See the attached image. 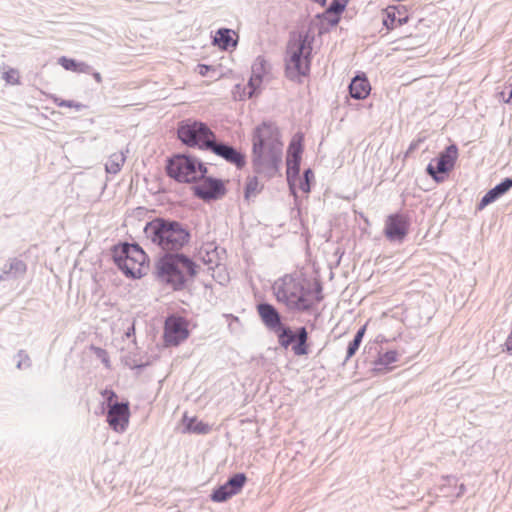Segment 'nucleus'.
I'll list each match as a JSON object with an SVG mask.
<instances>
[{"mask_svg":"<svg viewBox=\"0 0 512 512\" xmlns=\"http://www.w3.org/2000/svg\"><path fill=\"white\" fill-rule=\"evenodd\" d=\"M279 127L269 121L257 125L251 133V164L260 177L275 176L282 162L283 142Z\"/></svg>","mask_w":512,"mask_h":512,"instance_id":"f257e3e1","label":"nucleus"},{"mask_svg":"<svg viewBox=\"0 0 512 512\" xmlns=\"http://www.w3.org/2000/svg\"><path fill=\"white\" fill-rule=\"evenodd\" d=\"M278 301L294 310L306 311L323 299L322 285L303 274L285 275L274 285Z\"/></svg>","mask_w":512,"mask_h":512,"instance_id":"f03ea898","label":"nucleus"},{"mask_svg":"<svg viewBox=\"0 0 512 512\" xmlns=\"http://www.w3.org/2000/svg\"><path fill=\"white\" fill-rule=\"evenodd\" d=\"M145 235L162 250L170 252L180 250L189 242L188 230L179 222L155 218L144 228Z\"/></svg>","mask_w":512,"mask_h":512,"instance_id":"7ed1b4c3","label":"nucleus"},{"mask_svg":"<svg viewBox=\"0 0 512 512\" xmlns=\"http://www.w3.org/2000/svg\"><path fill=\"white\" fill-rule=\"evenodd\" d=\"M114 260L126 276L141 278L149 270V260L137 244L124 243L114 250Z\"/></svg>","mask_w":512,"mask_h":512,"instance_id":"20e7f679","label":"nucleus"},{"mask_svg":"<svg viewBox=\"0 0 512 512\" xmlns=\"http://www.w3.org/2000/svg\"><path fill=\"white\" fill-rule=\"evenodd\" d=\"M159 274L175 289H179L188 278L196 274V265L184 255H170L159 262Z\"/></svg>","mask_w":512,"mask_h":512,"instance_id":"39448f33","label":"nucleus"},{"mask_svg":"<svg viewBox=\"0 0 512 512\" xmlns=\"http://www.w3.org/2000/svg\"><path fill=\"white\" fill-rule=\"evenodd\" d=\"M311 47L301 37L291 41L287 50L286 76L291 80L300 81L310 70L309 56Z\"/></svg>","mask_w":512,"mask_h":512,"instance_id":"423d86ee","label":"nucleus"},{"mask_svg":"<svg viewBox=\"0 0 512 512\" xmlns=\"http://www.w3.org/2000/svg\"><path fill=\"white\" fill-rule=\"evenodd\" d=\"M167 172L170 177L179 182H196L202 179L206 166L198 159L186 155H176L169 160Z\"/></svg>","mask_w":512,"mask_h":512,"instance_id":"0eeeda50","label":"nucleus"},{"mask_svg":"<svg viewBox=\"0 0 512 512\" xmlns=\"http://www.w3.org/2000/svg\"><path fill=\"white\" fill-rule=\"evenodd\" d=\"M178 137L188 146L205 150L216 140L214 132L205 123L190 120L179 125Z\"/></svg>","mask_w":512,"mask_h":512,"instance_id":"6e6552de","label":"nucleus"},{"mask_svg":"<svg viewBox=\"0 0 512 512\" xmlns=\"http://www.w3.org/2000/svg\"><path fill=\"white\" fill-rule=\"evenodd\" d=\"M102 395L105 397L108 406L107 422L109 426L115 432H124L129 423V404L127 402H117V395L113 390L105 389Z\"/></svg>","mask_w":512,"mask_h":512,"instance_id":"1a4fd4ad","label":"nucleus"},{"mask_svg":"<svg viewBox=\"0 0 512 512\" xmlns=\"http://www.w3.org/2000/svg\"><path fill=\"white\" fill-rule=\"evenodd\" d=\"M457 159L458 148L452 144L428 164L426 171L436 182H443L454 169Z\"/></svg>","mask_w":512,"mask_h":512,"instance_id":"9d476101","label":"nucleus"},{"mask_svg":"<svg viewBox=\"0 0 512 512\" xmlns=\"http://www.w3.org/2000/svg\"><path fill=\"white\" fill-rule=\"evenodd\" d=\"M189 336V322L180 316H169L164 323L163 340L166 346L173 347Z\"/></svg>","mask_w":512,"mask_h":512,"instance_id":"9b49d317","label":"nucleus"},{"mask_svg":"<svg viewBox=\"0 0 512 512\" xmlns=\"http://www.w3.org/2000/svg\"><path fill=\"white\" fill-rule=\"evenodd\" d=\"M303 141V134L296 133L292 137L287 150V179L289 185L294 188L296 186L295 176L299 174L300 171V163L303 153Z\"/></svg>","mask_w":512,"mask_h":512,"instance_id":"f8f14e48","label":"nucleus"},{"mask_svg":"<svg viewBox=\"0 0 512 512\" xmlns=\"http://www.w3.org/2000/svg\"><path fill=\"white\" fill-rule=\"evenodd\" d=\"M308 334L304 327L294 332L290 328L283 327L278 333V340L284 349H289L293 352H306L308 349L307 344Z\"/></svg>","mask_w":512,"mask_h":512,"instance_id":"ddd939ff","label":"nucleus"},{"mask_svg":"<svg viewBox=\"0 0 512 512\" xmlns=\"http://www.w3.org/2000/svg\"><path fill=\"white\" fill-rule=\"evenodd\" d=\"M409 219L406 215L395 213L385 220L384 234L391 241H402L409 231Z\"/></svg>","mask_w":512,"mask_h":512,"instance_id":"4468645a","label":"nucleus"},{"mask_svg":"<svg viewBox=\"0 0 512 512\" xmlns=\"http://www.w3.org/2000/svg\"><path fill=\"white\" fill-rule=\"evenodd\" d=\"M203 181L195 188V194L204 199H217L226 193L225 184L223 181L214 178H202Z\"/></svg>","mask_w":512,"mask_h":512,"instance_id":"2eb2a0df","label":"nucleus"},{"mask_svg":"<svg viewBox=\"0 0 512 512\" xmlns=\"http://www.w3.org/2000/svg\"><path fill=\"white\" fill-rule=\"evenodd\" d=\"M408 20L407 10L403 6H389L382 12V22L388 30L396 29Z\"/></svg>","mask_w":512,"mask_h":512,"instance_id":"dca6fc26","label":"nucleus"},{"mask_svg":"<svg viewBox=\"0 0 512 512\" xmlns=\"http://www.w3.org/2000/svg\"><path fill=\"white\" fill-rule=\"evenodd\" d=\"M208 150L212 151L217 156L222 157L227 162L234 164L238 168H243L245 166L246 161L244 154L231 146L217 143L216 140H214Z\"/></svg>","mask_w":512,"mask_h":512,"instance_id":"f3484780","label":"nucleus"},{"mask_svg":"<svg viewBox=\"0 0 512 512\" xmlns=\"http://www.w3.org/2000/svg\"><path fill=\"white\" fill-rule=\"evenodd\" d=\"M371 89L372 87L367 76L362 73L352 79L349 85V94L354 99L364 100L370 95Z\"/></svg>","mask_w":512,"mask_h":512,"instance_id":"a211bd4d","label":"nucleus"},{"mask_svg":"<svg viewBox=\"0 0 512 512\" xmlns=\"http://www.w3.org/2000/svg\"><path fill=\"white\" fill-rule=\"evenodd\" d=\"M156 357H150L147 354H125L122 362L128 368L135 370L136 375H140L148 366H150Z\"/></svg>","mask_w":512,"mask_h":512,"instance_id":"6ab92c4d","label":"nucleus"},{"mask_svg":"<svg viewBox=\"0 0 512 512\" xmlns=\"http://www.w3.org/2000/svg\"><path fill=\"white\" fill-rule=\"evenodd\" d=\"M258 314L263 321V323L270 329H278V331L283 328L281 326L280 315L277 310L270 304H259L257 306Z\"/></svg>","mask_w":512,"mask_h":512,"instance_id":"aec40b11","label":"nucleus"},{"mask_svg":"<svg viewBox=\"0 0 512 512\" xmlns=\"http://www.w3.org/2000/svg\"><path fill=\"white\" fill-rule=\"evenodd\" d=\"M270 66L263 57H258L252 65V76L249 84L256 89L261 84L264 76L269 73Z\"/></svg>","mask_w":512,"mask_h":512,"instance_id":"412c9836","label":"nucleus"},{"mask_svg":"<svg viewBox=\"0 0 512 512\" xmlns=\"http://www.w3.org/2000/svg\"><path fill=\"white\" fill-rule=\"evenodd\" d=\"M238 41V35L230 29H219L214 37V44L223 50L235 48Z\"/></svg>","mask_w":512,"mask_h":512,"instance_id":"4be33fe9","label":"nucleus"},{"mask_svg":"<svg viewBox=\"0 0 512 512\" xmlns=\"http://www.w3.org/2000/svg\"><path fill=\"white\" fill-rule=\"evenodd\" d=\"M399 354H376V357L371 359L373 364L372 370L377 373H385L393 369V364L398 361Z\"/></svg>","mask_w":512,"mask_h":512,"instance_id":"5701e85b","label":"nucleus"},{"mask_svg":"<svg viewBox=\"0 0 512 512\" xmlns=\"http://www.w3.org/2000/svg\"><path fill=\"white\" fill-rule=\"evenodd\" d=\"M512 187V179H505L503 182L488 191L481 199L480 208L494 202L499 196L506 193Z\"/></svg>","mask_w":512,"mask_h":512,"instance_id":"b1692460","label":"nucleus"},{"mask_svg":"<svg viewBox=\"0 0 512 512\" xmlns=\"http://www.w3.org/2000/svg\"><path fill=\"white\" fill-rule=\"evenodd\" d=\"M183 422L185 431L195 434H207L211 430L210 426L203 421H198L195 417H188L184 415Z\"/></svg>","mask_w":512,"mask_h":512,"instance_id":"393cba45","label":"nucleus"},{"mask_svg":"<svg viewBox=\"0 0 512 512\" xmlns=\"http://www.w3.org/2000/svg\"><path fill=\"white\" fill-rule=\"evenodd\" d=\"M346 6L333 0L331 6L324 13V18L331 24L335 25L339 22L340 14L344 11Z\"/></svg>","mask_w":512,"mask_h":512,"instance_id":"a878e982","label":"nucleus"},{"mask_svg":"<svg viewBox=\"0 0 512 512\" xmlns=\"http://www.w3.org/2000/svg\"><path fill=\"white\" fill-rule=\"evenodd\" d=\"M247 481V477L244 473H236L231 476L225 484L228 486L229 490L234 494H238Z\"/></svg>","mask_w":512,"mask_h":512,"instance_id":"bb28decb","label":"nucleus"},{"mask_svg":"<svg viewBox=\"0 0 512 512\" xmlns=\"http://www.w3.org/2000/svg\"><path fill=\"white\" fill-rule=\"evenodd\" d=\"M234 494L229 490L228 486L224 483L218 486L211 494V500L217 503L225 502Z\"/></svg>","mask_w":512,"mask_h":512,"instance_id":"cd10ccee","label":"nucleus"},{"mask_svg":"<svg viewBox=\"0 0 512 512\" xmlns=\"http://www.w3.org/2000/svg\"><path fill=\"white\" fill-rule=\"evenodd\" d=\"M124 163V157L121 154H113L109 157L105 164L108 173L116 174L121 170Z\"/></svg>","mask_w":512,"mask_h":512,"instance_id":"c85d7f7f","label":"nucleus"},{"mask_svg":"<svg viewBox=\"0 0 512 512\" xmlns=\"http://www.w3.org/2000/svg\"><path fill=\"white\" fill-rule=\"evenodd\" d=\"M262 189V185L260 184L258 178L256 176L249 177L246 182L245 195L246 197H250L256 195Z\"/></svg>","mask_w":512,"mask_h":512,"instance_id":"c756f323","label":"nucleus"},{"mask_svg":"<svg viewBox=\"0 0 512 512\" xmlns=\"http://www.w3.org/2000/svg\"><path fill=\"white\" fill-rule=\"evenodd\" d=\"M13 362L20 370L27 369L31 366V360L28 354H16L13 357Z\"/></svg>","mask_w":512,"mask_h":512,"instance_id":"7c9ffc66","label":"nucleus"},{"mask_svg":"<svg viewBox=\"0 0 512 512\" xmlns=\"http://www.w3.org/2000/svg\"><path fill=\"white\" fill-rule=\"evenodd\" d=\"M366 327L367 325H364L361 329H359V331L355 335L354 340L349 344L347 352H355L356 350H358L362 338L366 332Z\"/></svg>","mask_w":512,"mask_h":512,"instance_id":"2f4dec72","label":"nucleus"},{"mask_svg":"<svg viewBox=\"0 0 512 512\" xmlns=\"http://www.w3.org/2000/svg\"><path fill=\"white\" fill-rule=\"evenodd\" d=\"M4 80L11 85H17L20 83V74L16 69H9L3 74Z\"/></svg>","mask_w":512,"mask_h":512,"instance_id":"473e14b6","label":"nucleus"},{"mask_svg":"<svg viewBox=\"0 0 512 512\" xmlns=\"http://www.w3.org/2000/svg\"><path fill=\"white\" fill-rule=\"evenodd\" d=\"M296 178V186L295 188L290 185V189L292 190L293 194H296L297 191L303 192L305 194L310 192V185L307 184V181H304V179L299 177V174L295 176Z\"/></svg>","mask_w":512,"mask_h":512,"instance_id":"72a5a7b5","label":"nucleus"},{"mask_svg":"<svg viewBox=\"0 0 512 512\" xmlns=\"http://www.w3.org/2000/svg\"><path fill=\"white\" fill-rule=\"evenodd\" d=\"M66 70H74V71H80L84 72L88 69V66L85 64H76L73 60H67L65 64Z\"/></svg>","mask_w":512,"mask_h":512,"instance_id":"f704fd0d","label":"nucleus"},{"mask_svg":"<svg viewBox=\"0 0 512 512\" xmlns=\"http://www.w3.org/2000/svg\"><path fill=\"white\" fill-rule=\"evenodd\" d=\"M210 69H211V67H209L207 65H203V64L198 65V73L201 76H207Z\"/></svg>","mask_w":512,"mask_h":512,"instance_id":"c9c22d12","label":"nucleus"},{"mask_svg":"<svg viewBox=\"0 0 512 512\" xmlns=\"http://www.w3.org/2000/svg\"><path fill=\"white\" fill-rule=\"evenodd\" d=\"M304 181H307V184L310 185L311 181L314 179V174L311 169H307L304 173Z\"/></svg>","mask_w":512,"mask_h":512,"instance_id":"e433bc0d","label":"nucleus"},{"mask_svg":"<svg viewBox=\"0 0 512 512\" xmlns=\"http://www.w3.org/2000/svg\"><path fill=\"white\" fill-rule=\"evenodd\" d=\"M98 356H101V360L103 362V364L109 368L110 367V360H109V357H108V354H97Z\"/></svg>","mask_w":512,"mask_h":512,"instance_id":"4c0bfd02","label":"nucleus"},{"mask_svg":"<svg viewBox=\"0 0 512 512\" xmlns=\"http://www.w3.org/2000/svg\"><path fill=\"white\" fill-rule=\"evenodd\" d=\"M511 87V92L509 94V97L507 99H505V103H512V84L510 85Z\"/></svg>","mask_w":512,"mask_h":512,"instance_id":"58836bf2","label":"nucleus"},{"mask_svg":"<svg viewBox=\"0 0 512 512\" xmlns=\"http://www.w3.org/2000/svg\"><path fill=\"white\" fill-rule=\"evenodd\" d=\"M17 265L21 266V268L25 270V264L23 262H18Z\"/></svg>","mask_w":512,"mask_h":512,"instance_id":"ea45409f","label":"nucleus"},{"mask_svg":"<svg viewBox=\"0 0 512 512\" xmlns=\"http://www.w3.org/2000/svg\"><path fill=\"white\" fill-rule=\"evenodd\" d=\"M353 355H354V354H352V353L347 354V356H346V358H345V361H347L348 359H350Z\"/></svg>","mask_w":512,"mask_h":512,"instance_id":"a19ab883","label":"nucleus"},{"mask_svg":"<svg viewBox=\"0 0 512 512\" xmlns=\"http://www.w3.org/2000/svg\"><path fill=\"white\" fill-rule=\"evenodd\" d=\"M96 79L99 81L100 80V76L97 74L96 75Z\"/></svg>","mask_w":512,"mask_h":512,"instance_id":"79ce46f5","label":"nucleus"}]
</instances>
